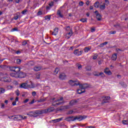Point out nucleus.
<instances>
[{"instance_id": "obj_12", "label": "nucleus", "mask_w": 128, "mask_h": 128, "mask_svg": "<svg viewBox=\"0 0 128 128\" xmlns=\"http://www.w3.org/2000/svg\"><path fill=\"white\" fill-rule=\"evenodd\" d=\"M34 88V84L32 82H30V84H26V88Z\"/></svg>"}, {"instance_id": "obj_8", "label": "nucleus", "mask_w": 128, "mask_h": 128, "mask_svg": "<svg viewBox=\"0 0 128 128\" xmlns=\"http://www.w3.org/2000/svg\"><path fill=\"white\" fill-rule=\"evenodd\" d=\"M82 52H84V51L82 50L80 51V49H76L74 52V54H75V56H82Z\"/></svg>"}, {"instance_id": "obj_1", "label": "nucleus", "mask_w": 128, "mask_h": 128, "mask_svg": "<svg viewBox=\"0 0 128 128\" xmlns=\"http://www.w3.org/2000/svg\"><path fill=\"white\" fill-rule=\"evenodd\" d=\"M0 80L4 82H12V78L8 72H0Z\"/></svg>"}, {"instance_id": "obj_6", "label": "nucleus", "mask_w": 128, "mask_h": 128, "mask_svg": "<svg viewBox=\"0 0 128 128\" xmlns=\"http://www.w3.org/2000/svg\"><path fill=\"white\" fill-rule=\"evenodd\" d=\"M42 114H46V112H54V108L53 107H51L50 108H48V109L41 110Z\"/></svg>"}, {"instance_id": "obj_24", "label": "nucleus", "mask_w": 128, "mask_h": 128, "mask_svg": "<svg viewBox=\"0 0 128 128\" xmlns=\"http://www.w3.org/2000/svg\"><path fill=\"white\" fill-rule=\"evenodd\" d=\"M100 8L102 10H106V3H104L103 4L100 6Z\"/></svg>"}, {"instance_id": "obj_35", "label": "nucleus", "mask_w": 128, "mask_h": 128, "mask_svg": "<svg viewBox=\"0 0 128 128\" xmlns=\"http://www.w3.org/2000/svg\"><path fill=\"white\" fill-rule=\"evenodd\" d=\"M8 68L11 72H14L16 66H8Z\"/></svg>"}, {"instance_id": "obj_38", "label": "nucleus", "mask_w": 128, "mask_h": 128, "mask_svg": "<svg viewBox=\"0 0 128 128\" xmlns=\"http://www.w3.org/2000/svg\"><path fill=\"white\" fill-rule=\"evenodd\" d=\"M80 22H86L88 19L87 18H82L80 19Z\"/></svg>"}, {"instance_id": "obj_41", "label": "nucleus", "mask_w": 128, "mask_h": 128, "mask_svg": "<svg viewBox=\"0 0 128 128\" xmlns=\"http://www.w3.org/2000/svg\"><path fill=\"white\" fill-rule=\"evenodd\" d=\"M103 98H104V100H110V96H104Z\"/></svg>"}, {"instance_id": "obj_34", "label": "nucleus", "mask_w": 128, "mask_h": 128, "mask_svg": "<svg viewBox=\"0 0 128 128\" xmlns=\"http://www.w3.org/2000/svg\"><path fill=\"white\" fill-rule=\"evenodd\" d=\"M13 120H20V115L16 116L14 117Z\"/></svg>"}, {"instance_id": "obj_33", "label": "nucleus", "mask_w": 128, "mask_h": 128, "mask_svg": "<svg viewBox=\"0 0 128 128\" xmlns=\"http://www.w3.org/2000/svg\"><path fill=\"white\" fill-rule=\"evenodd\" d=\"M27 12H28V10L25 9L22 12L21 14H22L23 15H24V14H26Z\"/></svg>"}, {"instance_id": "obj_22", "label": "nucleus", "mask_w": 128, "mask_h": 128, "mask_svg": "<svg viewBox=\"0 0 128 128\" xmlns=\"http://www.w3.org/2000/svg\"><path fill=\"white\" fill-rule=\"evenodd\" d=\"M116 58H118V54H114L112 55V60H116Z\"/></svg>"}, {"instance_id": "obj_23", "label": "nucleus", "mask_w": 128, "mask_h": 128, "mask_svg": "<svg viewBox=\"0 0 128 128\" xmlns=\"http://www.w3.org/2000/svg\"><path fill=\"white\" fill-rule=\"evenodd\" d=\"M20 67H16V66H15V68H14V72L16 74H18V72H20Z\"/></svg>"}, {"instance_id": "obj_56", "label": "nucleus", "mask_w": 128, "mask_h": 128, "mask_svg": "<svg viewBox=\"0 0 128 128\" xmlns=\"http://www.w3.org/2000/svg\"><path fill=\"white\" fill-rule=\"evenodd\" d=\"M106 102H108V100H104L102 101L103 104H106Z\"/></svg>"}, {"instance_id": "obj_3", "label": "nucleus", "mask_w": 128, "mask_h": 128, "mask_svg": "<svg viewBox=\"0 0 128 128\" xmlns=\"http://www.w3.org/2000/svg\"><path fill=\"white\" fill-rule=\"evenodd\" d=\"M40 114H42V110H37L34 112L32 111L27 113V116L30 117L33 116L34 118H36L38 116H40Z\"/></svg>"}, {"instance_id": "obj_2", "label": "nucleus", "mask_w": 128, "mask_h": 128, "mask_svg": "<svg viewBox=\"0 0 128 128\" xmlns=\"http://www.w3.org/2000/svg\"><path fill=\"white\" fill-rule=\"evenodd\" d=\"M78 86L80 89H78L77 90V92L79 94L85 92L86 88H88V84H80V83H79Z\"/></svg>"}, {"instance_id": "obj_7", "label": "nucleus", "mask_w": 128, "mask_h": 128, "mask_svg": "<svg viewBox=\"0 0 128 128\" xmlns=\"http://www.w3.org/2000/svg\"><path fill=\"white\" fill-rule=\"evenodd\" d=\"M86 116H75V120H77L79 122H80L84 120H86Z\"/></svg>"}, {"instance_id": "obj_30", "label": "nucleus", "mask_w": 128, "mask_h": 128, "mask_svg": "<svg viewBox=\"0 0 128 128\" xmlns=\"http://www.w3.org/2000/svg\"><path fill=\"white\" fill-rule=\"evenodd\" d=\"M90 50V48L86 47L84 48V52H88V50Z\"/></svg>"}, {"instance_id": "obj_55", "label": "nucleus", "mask_w": 128, "mask_h": 128, "mask_svg": "<svg viewBox=\"0 0 128 128\" xmlns=\"http://www.w3.org/2000/svg\"><path fill=\"white\" fill-rule=\"evenodd\" d=\"M74 112V110H70L68 112V114H72Z\"/></svg>"}, {"instance_id": "obj_64", "label": "nucleus", "mask_w": 128, "mask_h": 128, "mask_svg": "<svg viewBox=\"0 0 128 128\" xmlns=\"http://www.w3.org/2000/svg\"><path fill=\"white\" fill-rule=\"evenodd\" d=\"M96 29H94V28H91V32H95Z\"/></svg>"}, {"instance_id": "obj_36", "label": "nucleus", "mask_w": 128, "mask_h": 128, "mask_svg": "<svg viewBox=\"0 0 128 128\" xmlns=\"http://www.w3.org/2000/svg\"><path fill=\"white\" fill-rule=\"evenodd\" d=\"M4 92H6L4 88H0V94H4Z\"/></svg>"}, {"instance_id": "obj_44", "label": "nucleus", "mask_w": 128, "mask_h": 128, "mask_svg": "<svg viewBox=\"0 0 128 128\" xmlns=\"http://www.w3.org/2000/svg\"><path fill=\"white\" fill-rule=\"evenodd\" d=\"M19 16H20V15H18V14H16V16H14V18L16 20H18Z\"/></svg>"}, {"instance_id": "obj_39", "label": "nucleus", "mask_w": 128, "mask_h": 128, "mask_svg": "<svg viewBox=\"0 0 128 128\" xmlns=\"http://www.w3.org/2000/svg\"><path fill=\"white\" fill-rule=\"evenodd\" d=\"M40 74H36V78H37V80H40Z\"/></svg>"}, {"instance_id": "obj_28", "label": "nucleus", "mask_w": 128, "mask_h": 128, "mask_svg": "<svg viewBox=\"0 0 128 128\" xmlns=\"http://www.w3.org/2000/svg\"><path fill=\"white\" fill-rule=\"evenodd\" d=\"M98 6H100V2H96L94 4V8H98Z\"/></svg>"}, {"instance_id": "obj_25", "label": "nucleus", "mask_w": 128, "mask_h": 128, "mask_svg": "<svg viewBox=\"0 0 128 128\" xmlns=\"http://www.w3.org/2000/svg\"><path fill=\"white\" fill-rule=\"evenodd\" d=\"M20 116V120H26L28 118V116H24L19 115Z\"/></svg>"}, {"instance_id": "obj_63", "label": "nucleus", "mask_w": 128, "mask_h": 128, "mask_svg": "<svg viewBox=\"0 0 128 128\" xmlns=\"http://www.w3.org/2000/svg\"><path fill=\"white\" fill-rule=\"evenodd\" d=\"M98 58V56H93V60H96Z\"/></svg>"}, {"instance_id": "obj_13", "label": "nucleus", "mask_w": 128, "mask_h": 128, "mask_svg": "<svg viewBox=\"0 0 128 128\" xmlns=\"http://www.w3.org/2000/svg\"><path fill=\"white\" fill-rule=\"evenodd\" d=\"M26 73L24 72H20L18 74V78H26Z\"/></svg>"}, {"instance_id": "obj_48", "label": "nucleus", "mask_w": 128, "mask_h": 128, "mask_svg": "<svg viewBox=\"0 0 128 128\" xmlns=\"http://www.w3.org/2000/svg\"><path fill=\"white\" fill-rule=\"evenodd\" d=\"M16 96H20V91L18 90H16Z\"/></svg>"}, {"instance_id": "obj_27", "label": "nucleus", "mask_w": 128, "mask_h": 128, "mask_svg": "<svg viewBox=\"0 0 128 128\" xmlns=\"http://www.w3.org/2000/svg\"><path fill=\"white\" fill-rule=\"evenodd\" d=\"M62 120V118H60L58 119H55L52 120V122H60Z\"/></svg>"}, {"instance_id": "obj_20", "label": "nucleus", "mask_w": 128, "mask_h": 128, "mask_svg": "<svg viewBox=\"0 0 128 128\" xmlns=\"http://www.w3.org/2000/svg\"><path fill=\"white\" fill-rule=\"evenodd\" d=\"M26 84H27V82H26L22 83L20 85V88H26Z\"/></svg>"}, {"instance_id": "obj_62", "label": "nucleus", "mask_w": 128, "mask_h": 128, "mask_svg": "<svg viewBox=\"0 0 128 128\" xmlns=\"http://www.w3.org/2000/svg\"><path fill=\"white\" fill-rule=\"evenodd\" d=\"M86 128H96L94 126H88Z\"/></svg>"}, {"instance_id": "obj_15", "label": "nucleus", "mask_w": 128, "mask_h": 128, "mask_svg": "<svg viewBox=\"0 0 128 128\" xmlns=\"http://www.w3.org/2000/svg\"><path fill=\"white\" fill-rule=\"evenodd\" d=\"M58 34V28H56L54 29V31L52 32V36H56Z\"/></svg>"}, {"instance_id": "obj_16", "label": "nucleus", "mask_w": 128, "mask_h": 128, "mask_svg": "<svg viewBox=\"0 0 128 128\" xmlns=\"http://www.w3.org/2000/svg\"><path fill=\"white\" fill-rule=\"evenodd\" d=\"M56 14L58 16L59 18H64V15H62V14L60 10H57Z\"/></svg>"}, {"instance_id": "obj_32", "label": "nucleus", "mask_w": 128, "mask_h": 128, "mask_svg": "<svg viewBox=\"0 0 128 128\" xmlns=\"http://www.w3.org/2000/svg\"><path fill=\"white\" fill-rule=\"evenodd\" d=\"M86 70H88V71L92 70V66H86Z\"/></svg>"}, {"instance_id": "obj_4", "label": "nucleus", "mask_w": 128, "mask_h": 128, "mask_svg": "<svg viewBox=\"0 0 128 128\" xmlns=\"http://www.w3.org/2000/svg\"><path fill=\"white\" fill-rule=\"evenodd\" d=\"M68 84H70L72 86H78L80 84V82L78 81L77 80H70L68 82Z\"/></svg>"}, {"instance_id": "obj_58", "label": "nucleus", "mask_w": 128, "mask_h": 128, "mask_svg": "<svg viewBox=\"0 0 128 128\" xmlns=\"http://www.w3.org/2000/svg\"><path fill=\"white\" fill-rule=\"evenodd\" d=\"M99 48H104V44L102 43L98 45Z\"/></svg>"}, {"instance_id": "obj_52", "label": "nucleus", "mask_w": 128, "mask_h": 128, "mask_svg": "<svg viewBox=\"0 0 128 128\" xmlns=\"http://www.w3.org/2000/svg\"><path fill=\"white\" fill-rule=\"evenodd\" d=\"M27 44H28V42H26V41H24L22 43V46H26Z\"/></svg>"}, {"instance_id": "obj_14", "label": "nucleus", "mask_w": 128, "mask_h": 128, "mask_svg": "<svg viewBox=\"0 0 128 128\" xmlns=\"http://www.w3.org/2000/svg\"><path fill=\"white\" fill-rule=\"evenodd\" d=\"M78 104V100H71L70 103H69V104H70V106H74V104Z\"/></svg>"}, {"instance_id": "obj_42", "label": "nucleus", "mask_w": 128, "mask_h": 128, "mask_svg": "<svg viewBox=\"0 0 128 128\" xmlns=\"http://www.w3.org/2000/svg\"><path fill=\"white\" fill-rule=\"evenodd\" d=\"M21 62H22V60H20V59L16 60V64H20Z\"/></svg>"}, {"instance_id": "obj_19", "label": "nucleus", "mask_w": 128, "mask_h": 128, "mask_svg": "<svg viewBox=\"0 0 128 128\" xmlns=\"http://www.w3.org/2000/svg\"><path fill=\"white\" fill-rule=\"evenodd\" d=\"M72 30H70V32L66 34V36H68L67 37V40H68L70 38L71 36H72Z\"/></svg>"}, {"instance_id": "obj_17", "label": "nucleus", "mask_w": 128, "mask_h": 128, "mask_svg": "<svg viewBox=\"0 0 128 128\" xmlns=\"http://www.w3.org/2000/svg\"><path fill=\"white\" fill-rule=\"evenodd\" d=\"M10 76H12V78H18V73H10Z\"/></svg>"}, {"instance_id": "obj_46", "label": "nucleus", "mask_w": 128, "mask_h": 128, "mask_svg": "<svg viewBox=\"0 0 128 128\" xmlns=\"http://www.w3.org/2000/svg\"><path fill=\"white\" fill-rule=\"evenodd\" d=\"M110 34H116V31H110Z\"/></svg>"}, {"instance_id": "obj_60", "label": "nucleus", "mask_w": 128, "mask_h": 128, "mask_svg": "<svg viewBox=\"0 0 128 128\" xmlns=\"http://www.w3.org/2000/svg\"><path fill=\"white\" fill-rule=\"evenodd\" d=\"M38 3L34 4V6H33L34 8H36V6H38Z\"/></svg>"}, {"instance_id": "obj_37", "label": "nucleus", "mask_w": 128, "mask_h": 128, "mask_svg": "<svg viewBox=\"0 0 128 128\" xmlns=\"http://www.w3.org/2000/svg\"><path fill=\"white\" fill-rule=\"evenodd\" d=\"M36 14L38 16H40L44 14H42V11L40 10L37 12Z\"/></svg>"}, {"instance_id": "obj_26", "label": "nucleus", "mask_w": 128, "mask_h": 128, "mask_svg": "<svg viewBox=\"0 0 128 128\" xmlns=\"http://www.w3.org/2000/svg\"><path fill=\"white\" fill-rule=\"evenodd\" d=\"M50 18H52V16L51 15H48L45 16L44 18L46 20H50Z\"/></svg>"}, {"instance_id": "obj_51", "label": "nucleus", "mask_w": 128, "mask_h": 128, "mask_svg": "<svg viewBox=\"0 0 128 128\" xmlns=\"http://www.w3.org/2000/svg\"><path fill=\"white\" fill-rule=\"evenodd\" d=\"M14 88V86H8V90H12V88Z\"/></svg>"}, {"instance_id": "obj_59", "label": "nucleus", "mask_w": 128, "mask_h": 128, "mask_svg": "<svg viewBox=\"0 0 128 128\" xmlns=\"http://www.w3.org/2000/svg\"><path fill=\"white\" fill-rule=\"evenodd\" d=\"M12 106H16V102L14 101L12 103Z\"/></svg>"}, {"instance_id": "obj_43", "label": "nucleus", "mask_w": 128, "mask_h": 128, "mask_svg": "<svg viewBox=\"0 0 128 128\" xmlns=\"http://www.w3.org/2000/svg\"><path fill=\"white\" fill-rule=\"evenodd\" d=\"M122 122L124 124H128V121L126 120H124L122 121Z\"/></svg>"}, {"instance_id": "obj_18", "label": "nucleus", "mask_w": 128, "mask_h": 128, "mask_svg": "<svg viewBox=\"0 0 128 128\" xmlns=\"http://www.w3.org/2000/svg\"><path fill=\"white\" fill-rule=\"evenodd\" d=\"M59 78L60 80H64V78H66V74L64 73H62L61 74H60V76H59Z\"/></svg>"}, {"instance_id": "obj_31", "label": "nucleus", "mask_w": 128, "mask_h": 128, "mask_svg": "<svg viewBox=\"0 0 128 128\" xmlns=\"http://www.w3.org/2000/svg\"><path fill=\"white\" fill-rule=\"evenodd\" d=\"M60 70L58 69V68H56L54 72V74H58V71Z\"/></svg>"}, {"instance_id": "obj_45", "label": "nucleus", "mask_w": 128, "mask_h": 128, "mask_svg": "<svg viewBox=\"0 0 128 128\" xmlns=\"http://www.w3.org/2000/svg\"><path fill=\"white\" fill-rule=\"evenodd\" d=\"M18 28H14L13 29H12L11 32H18Z\"/></svg>"}, {"instance_id": "obj_21", "label": "nucleus", "mask_w": 128, "mask_h": 128, "mask_svg": "<svg viewBox=\"0 0 128 128\" xmlns=\"http://www.w3.org/2000/svg\"><path fill=\"white\" fill-rule=\"evenodd\" d=\"M96 18L98 21L101 20H102V16L99 13H98L96 15Z\"/></svg>"}, {"instance_id": "obj_53", "label": "nucleus", "mask_w": 128, "mask_h": 128, "mask_svg": "<svg viewBox=\"0 0 128 128\" xmlns=\"http://www.w3.org/2000/svg\"><path fill=\"white\" fill-rule=\"evenodd\" d=\"M105 2L106 4V6H108V4H110V2L108 0H105Z\"/></svg>"}, {"instance_id": "obj_29", "label": "nucleus", "mask_w": 128, "mask_h": 128, "mask_svg": "<svg viewBox=\"0 0 128 128\" xmlns=\"http://www.w3.org/2000/svg\"><path fill=\"white\" fill-rule=\"evenodd\" d=\"M101 76V78H104L106 76V75H104V74L102 72L99 73L98 76Z\"/></svg>"}, {"instance_id": "obj_47", "label": "nucleus", "mask_w": 128, "mask_h": 128, "mask_svg": "<svg viewBox=\"0 0 128 128\" xmlns=\"http://www.w3.org/2000/svg\"><path fill=\"white\" fill-rule=\"evenodd\" d=\"M84 2L81 1L79 2V6H84Z\"/></svg>"}, {"instance_id": "obj_57", "label": "nucleus", "mask_w": 128, "mask_h": 128, "mask_svg": "<svg viewBox=\"0 0 128 128\" xmlns=\"http://www.w3.org/2000/svg\"><path fill=\"white\" fill-rule=\"evenodd\" d=\"M122 86H124V88H126V84H125V83H122Z\"/></svg>"}, {"instance_id": "obj_10", "label": "nucleus", "mask_w": 128, "mask_h": 128, "mask_svg": "<svg viewBox=\"0 0 128 128\" xmlns=\"http://www.w3.org/2000/svg\"><path fill=\"white\" fill-rule=\"evenodd\" d=\"M65 120L66 122H74L76 120V117L74 116H69L66 118Z\"/></svg>"}, {"instance_id": "obj_50", "label": "nucleus", "mask_w": 128, "mask_h": 128, "mask_svg": "<svg viewBox=\"0 0 128 128\" xmlns=\"http://www.w3.org/2000/svg\"><path fill=\"white\" fill-rule=\"evenodd\" d=\"M29 100H30V99H28V98L26 99L24 101V104H26V102H28Z\"/></svg>"}, {"instance_id": "obj_61", "label": "nucleus", "mask_w": 128, "mask_h": 128, "mask_svg": "<svg viewBox=\"0 0 128 128\" xmlns=\"http://www.w3.org/2000/svg\"><path fill=\"white\" fill-rule=\"evenodd\" d=\"M6 66L4 65H0V68H6Z\"/></svg>"}, {"instance_id": "obj_54", "label": "nucleus", "mask_w": 128, "mask_h": 128, "mask_svg": "<svg viewBox=\"0 0 128 128\" xmlns=\"http://www.w3.org/2000/svg\"><path fill=\"white\" fill-rule=\"evenodd\" d=\"M50 6H54V2H52L50 3L49 4Z\"/></svg>"}, {"instance_id": "obj_5", "label": "nucleus", "mask_w": 128, "mask_h": 128, "mask_svg": "<svg viewBox=\"0 0 128 128\" xmlns=\"http://www.w3.org/2000/svg\"><path fill=\"white\" fill-rule=\"evenodd\" d=\"M64 98L60 97V99H58L56 101H55V102H56L54 104V102H53V106H60V104H64V102H60V101L63 100Z\"/></svg>"}, {"instance_id": "obj_49", "label": "nucleus", "mask_w": 128, "mask_h": 128, "mask_svg": "<svg viewBox=\"0 0 128 128\" xmlns=\"http://www.w3.org/2000/svg\"><path fill=\"white\" fill-rule=\"evenodd\" d=\"M32 96H36V92L34 91L32 92Z\"/></svg>"}, {"instance_id": "obj_11", "label": "nucleus", "mask_w": 128, "mask_h": 128, "mask_svg": "<svg viewBox=\"0 0 128 128\" xmlns=\"http://www.w3.org/2000/svg\"><path fill=\"white\" fill-rule=\"evenodd\" d=\"M104 72L108 76H112V73L110 70V68H106V69L104 70Z\"/></svg>"}, {"instance_id": "obj_40", "label": "nucleus", "mask_w": 128, "mask_h": 128, "mask_svg": "<svg viewBox=\"0 0 128 128\" xmlns=\"http://www.w3.org/2000/svg\"><path fill=\"white\" fill-rule=\"evenodd\" d=\"M93 74L95 76H98L99 74L98 72H93Z\"/></svg>"}, {"instance_id": "obj_9", "label": "nucleus", "mask_w": 128, "mask_h": 128, "mask_svg": "<svg viewBox=\"0 0 128 128\" xmlns=\"http://www.w3.org/2000/svg\"><path fill=\"white\" fill-rule=\"evenodd\" d=\"M44 70L42 66H35L34 68V70L35 72H39V70Z\"/></svg>"}]
</instances>
